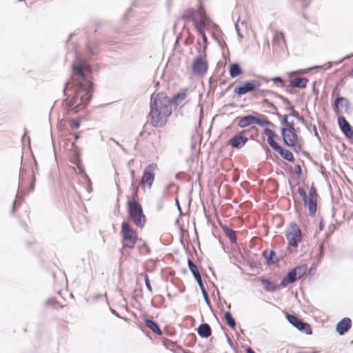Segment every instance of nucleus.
I'll use <instances>...</instances> for the list:
<instances>
[{"label":"nucleus","instance_id":"8","mask_svg":"<svg viewBox=\"0 0 353 353\" xmlns=\"http://www.w3.org/2000/svg\"><path fill=\"white\" fill-rule=\"evenodd\" d=\"M288 243L293 248H297L302 239L301 230L295 222H291L285 231Z\"/></svg>","mask_w":353,"mask_h":353},{"label":"nucleus","instance_id":"9","mask_svg":"<svg viewBox=\"0 0 353 353\" xmlns=\"http://www.w3.org/2000/svg\"><path fill=\"white\" fill-rule=\"evenodd\" d=\"M198 44L201 46V43L200 41ZM199 55L196 57L192 65V73L196 75L203 76L204 75L208 69V63L206 60L203 57V53L201 52V48L199 50Z\"/></svg>","mask_w":353,"mask_h":353},{"label":"nucleus","instance_id":"53","mask_svg":"<svg viewBox=\"0 0 353 353\" xmlns=\"http://www.w3.org/2000/svg\"><path fill=\"white\" fill-rule=\"evenodd\" d=\"M297 120L299 121L300 122H301L306 128H308V123L304 119L303 117L300 116L297 119Z\"/></svg>","mask_w":353,"mask_h":353},{"label":"nucleus","instance_id":"37","mask_svg":"<svg viewBox=\"0 0 353 353\" xmlns=\"http://www.w3.org/2000/svg\"><path fill=\"white\" fill-rule=\"evenodd\" d=\"M285 126L286 128L282 127L281 128V132H284V131L290 132H296V128L293 121H291L290 123H288V125H286Z\"/></svg>","mask_w":353,"mask_h":353},{"label":"nucleus","instance_id":"19","mask_svg":"<svg viewBox=\"0 0 353 353\" xmlns=\"http://www.w3.org/2000/svg\"><path fill=\"white\" fill-rule=\"evenodd\" d=\"M255 117L251 114L245 115L244 117H238L236 119L237 125L241 128H246L252 124H254Z\"/></svg>","mask_w":353,"mask_h":353},{"label":"nucleus","instance_id":"45","mask_svg":"<svg viewBox=\"0 0 353 353\" xmlns=\"http://www.w3.org/2000/svg\"><path fill=\"white\" fill-rule=\"evenodd\" d=\"M312 127V129H311V131H313L314 133V136L317 137L319 139H320V137L319 134V132L317 131L316 126L315 125H312V123H308V128H307L308 130H310V128Z\"/></svg>","mask_w":353,"mask_h":353},{"label":"nucleus","instance_id":"16","mask_svg":"<svg viewBox=\"0 0 353 353\" xmlns=\"http://www.w3.org/2000/svg\"><path fill=\"white\" fill-rule=\"evenodd\" d=\"M344 108L345 113L349 114L351 113L350 103L349 101L343 97H337L334 100V104L333 106L334 111L335 113L339 112V107Z\"/></svg>","mask_w":353,"mask_h":353},{"label":"nucleus","instance_id":"46","mask_svg":"<svg viewBox=\"0 0 353 353\" xmlns=\"http://www.w3.org/2000/svg\"><path fill=\"white\" fill-rule=\"evenodd\" d=\"M202 39H203V42L204 43V46H203V50H201V52L203 53L204 56H205V50L207 48V43H208V38H207L206 35H203Z\"/></svg>","mask_w":353,"mask_h":353},{"label":"nucleus","instance_id":"47","mask_svg":"<svg viewBox=\"0 0 353 353\" xmlns=\"http://www.w3.org/2000/svg\"><path fill=\"white\" fill-rule=\"evenodd\" d=\"M294 172L298 176H301L302 174V169L300 165H296L294 167Z\"/></svg>","mask_w":353,"mask_h":353},{"label":"nucleus","instance_id":"55","mask_svg":"<svg viewBox=\"0 0 353 353\" xmlns=\"http://www.w3.org/2000/svg\"><path fill=\"white\" fill-rule=\"evenodd\" d=\"M351 57H353V54H351V55H347V56H345L344 58H343L342 59H341L340 61H339L338 62H336V63H342L344 60L349 59H350Z\"/></svg>","mask_w":353,"mask_h":353},{"label":"nucleus","instance_id":"13","mask_svg":"<svg viewBox=\"0 0 353 353\" xmlns=\"http://www.w3.org/2000/svg\"><path fill=\"white\" fill-rule=\"evenodd\" d=\"M281 137L287 146L292 147L295 150L301 149V145L298 143L299 135L296 132L284 131V132H281Z\"/></svg>","mask_w":353,"mask_h":353},{"label":"nucleus","instance_id":"64","mask_svg":"<svg viewBox=\"0 0 353 353\" xmlns=\"http://www.w3.org/2000/svg\"><path fill=\"white\" fill-rule=\"evenodd\" d=\"M323 227H324V225H323V223L321 222L319 224V230H322L323 229Z\"/></svg>","mask_w":353,"mask_h":353},{"label":"nucleus","instance_id":"38","mask_svg":"<svg viewBox=\"0 0 353 353\" xmlns=\"http://www.w3.org/2000/svg\"><path fill=\"white\" fill-rule=\"evenodd\" d=\"M194 25L196 30L200 32V31H204L206 26V21H199L198 19H195Z\"/></svg>","mask_w":353,"mask_h":353},{"label":"nucleus","instance_id":"62","mask_svg":"<svg viewBox=\"0 0 353 353\" xmlns=\"http://www.w3.org/2000/svg\"><path fill=\"white\" fill-rule=\"evenodd\" d=\"M347 75L353 77V68L350 72H347Z\"/></svg>","mask_w":353,"mask_h":353},{"label":"nucleus","instance_id":"33","mask_svg":"<svg viewBox=\"0 0 353 353\" xmlns=\"http://www.w3.org/2000/svg\"><path fill=\"white\" fill-rule=\"evenodd\" d=\"M196 17L198 19L199 21H207L208 20L205 12L201 7H199L196 12Z\"/></svg>","mask_w":353,"mask_h":353},{"label":"nucleus","instance_id":"11","mask_svg":"<svg viewBox=\"0 0 353 353\" xmlns=\"http://www.w3.org/2000/svg\"><path fill=\"white\" fill-rule=\"evenodd\" d=\"M260 85V82L256 80L241 81L234 88V92L241 96L256 90Z\"/></svg>","mask_w":353,"mask_h":353},{"label":"nucleus","instance_id":"44","mask_svg":"<svg viewBox=\"0 0 353 353\" xmlns=\"http://www.w3.org/2000/svg\"><path fill=\"white\" fill-rule=\"evenodd\" d=\"M239 21H240V19H238V21L235 23L234 26H235V30L236 31L238 37H239V40L241 41L243 38V35L241 32V30H240V28H239Z\"/></svg>","mask_w":353,"mask_h":353},{"label":"nucleus","instance_id":"42","mask_svg":"<svg viewBox=\"0 0 353 353\" xmlns=\"http://www.w3.org/2000/svg\"><path fill=\"white\" fill-rule=\"evenodd\" d=\"M274 83H275L276 85L280 86L281 88L284 87L283 81L282 79L280 77H276L272 79Z\"/></svg>","mask_w":353,"mask_h":353},{"label":"nucleus","instance_id":"23","mask_svg":"<svg viewBox=\"0 0 353 353\" xmlns=\"http://www.w3.org/2000/svg\"><path fill=\"white\" fill-rule=\"evenodd\" d=\"M259 281L263 285H264L265 290L269 292H274L276 291L277 286L275 283L272 282L270 279H265L263 277L259 278Z\"/></svg>","mask_w":353,"mask_h":353},{"label":"nucleus","instance_id":"26","mask_svg":"<svg viewBox=\"0 0 353 353\" xmlns=\"http://www.w3.org/2000/svg\"><path fill=\"white\" fill-rule=\"evenodd\" d=\"M263 256L267 260L268 263H275L279 261L276 257V252L274 250H265L263 252Z\"/></svg>","mask_w":353,"mask_h":353},{"label":"nucleus","instance_id":"21","mask_svg":"<svg viewBox=\"0 0 353 353\" xmlns=\"http://www.w3.org/2000/svg\"><path fill=\"white\" fill-rule=\"evenodd\" d=\"M144 322L147 327H148L153 333L159 336L162 335L163 333L161 330L154 321L148 317H145Z\"/></svg>","mask_w":353,"mask_h":353},{"label":"nucleus","instance_id":"57","mask_svg":"<svg viewBox=\"0 0 353 353\" xmlns=\"http://www.w3.org/2000/svg\"><path fill=\"white\" fill-rule=\"evenodd\" d=\"M225 336L227 338V342L228 343V345L231 347H233V343L232 341V340L228 337V336L227 335V334H225Z\"/></svg>","mask_w":353,"mask_h":353},{"label":"nucleus","instance_id":"5","mask_svg":"<svg viewBox=\"0 0 353 353\" xmlns=\"http://www.w3.org/2000/svg\"><path fill=\"white\" fill-rule=\"evenodd\" d=\"M122 236V245L123 248L133 249L138 239V234L130 224L127 221H123L121 227Z\"/></svg>","mask_w":353,"mask_h":353},{"label":"nucleus","instance_id":"43","mask_svg":"<svg viewBox=\"0 0 353 353\" xmlns=\"http://www.w3.org/2000/svg\"><path fill=\"white\" fill-rule=\"evenodd\" d=\"M144 282H145V286H146V288L148 289V290L149 292H152V285L150 284L149 276L147 274H145V276H144Z\"/></svg>","mask_w":353,"mask_h":353},{"label":"nucleus","instance_id":"56","mask_svg":"<svg viewBox=\"0 0 353 353\" xmlns=\"http://www.w3.org/2000/svg\"><path fill=\"white\" fill-rule=\"evenodd\" d=\"M316 81H314L313 82V85H312V92L314 94H318V91L316 88Z\"/></svg>","mask_w":353,"mask_h":353},{"label":"nucleus","instance_id":"50","mask_svg":"<svg viewBox=\"0 0 353 353\" xmlns=\"http://www.w3.org/2000/svg\"><path fill=\"white\" fill-rule=\"evenodd\" d=\"M138 190H139L138 187H136V188L133 187V193H132V200L136 201V199L138 196Z\"/></svg>","mask_w":353,"mask_h":353},{"label":"nucleus","instance_id":"35","mask_svg":"<svg viewBox=\"0 0 353 353\" xmlns=\"http://www.w3.org/2000/svg\"><path fill=\"white\" fill-rule=\"evenodd\" d=\"M22 201H23V196H21L19 194H17L16 199L14 200V201L13 203V207L12 209V214L15 212L16 208L21 205Z\"/></svg>","mask_w":353,"mask_h":353},{"label":"nucleus","instance_id":"22","mask_svg":"<svg viewBox=\"0 0 353 353\" xmlns=\"http://www.w3.org/2000/svg\"><path fill=\"white\" fill-rule=\"evenodd\" d=\"M197 333L201 338L207 339L212 334V330L209 324L201 323L197 328Z\"/></svg>","mask_w":353,"mask_h":353},{"label":"nucleus","instance_id":"18","mask_svg":"<svg viewBox=\"0 0 353 353\" xmlns=\"http://www.w3.org/2000/svg\"><path fill=\"white\" fill-rule=\"evenodd\" d=\"M188 265L189 270H190L193 276L194 277L195 280L196 281L200 289H203V288H205L204 284L202 281L201 274H200L196 265L190 259H188Z\"/></svg>","mask_w":353,"mask_h":353},{"label":"nucleus","instance_id":"27","mask_svg":"<svg viewBox=\"0 0 353 353\" xmlns=\"http://www.w3.org/2000/svg\"><path fill=\"white\" fill-rule=\"evenodd\" d=\"M243 72L240 64L238 63H233L230 65V75L232 78H235Z\"/></svg>","mask_w":353,"mask_h":353},{"label":"nucleus","instance_id":"29","mask_svg":"<svg viewBox=\"0 0 353 353\" xmlns=\"http://www.w3.org/2000/svg\"><path fill=\"white\" fill-rule=\"evenodd\" d=\"M99 41H94V40H89V41H88V42L86 43V50L89 53L94 54H95L96 50H97L99 48Z\"/></svg>","mask_w":353,"mask_h":353},{"label":"nucleus","instance_id":"34","mask_svg":"<svg viewBox=\"0 0 353 353\" xmlns=\"http://www.w3.org/2000/svg\"><path fill=\"white\" fill-rule=\"evenodd\" d=\"M281 42H285L284 34L281 32H276L272 40V43L279 45Z\"/></svg>","mask_w":353,"mask_h":353},{"label":"nucleus","instance_id":"54","mask_svg":"<svg viewBox=\"0 0 353 353\" xmlns=\"http://www.w3.org/2000/svg\"><path fill=\"white\" fill-rule=\"evenodd\" d=\"M72 125L74 128H79L81 125V123H80V121L79 120H76V121H74L72 122Z\"/></svg>","mask_w":353,"mask_h":353},{"label":"nucleus","instance_id":"12","mask_svg":"<svg viewBox=\"0 0 353 353\" xmlns=\"http://www.w3.org/2000/svg\"><path fill=\"white\" fill-rule=\"evenodd\" d=\"M158 169L157 163H150L147 165L141 179V184L147 185L150 188L154 181L155 172Z\"/></svg>","mask_w":353,"mask_h":353},{"label":"nucleus","instance_id":"24","mask_svg":"<svg viewBox=\"0 0 353 353\" xmlns=\"http://www.w3.org/2000/svg\"><path fill=\"white\" fill-rule=\"evenodd\" d=\"M187 90L188 89L185 88L176 93L170 100L171 103L179 105L180 103H181L185 99Z\"/></svg>","mask_w":353,"mask_h":353},{"label":"nucleus","instance_id":"1","mask_svg":"<svg viewBox=\"0 0 353 353\" xmlns=\"http://www.w3.org/2000/svg\"><path fill=\"white\" fill-rule=\"evenodd\" d=\"M72 64V82L65 83L63 100L65 109L68 112L77 114L84 110L92 99L94 90L92 70L87 61L78 57Z\"/></svg>","mask_w":353,"mask_h":353},{"label":"nucleus","instance_id":"4","mask_svg":"<svg viewBox=\"0 0 353 353\" xmlns=\"http://www.w3.org/2000/svg\"><path fill=\"white\" fill-rule=\"evenodd\" d=\"M263 133L267 136L268 143L273 150L278 152L285 160L290 163L294 162L295 159L292 152L282 147L275 141V138L277 135L274 130L266 128L264 129Z\"/></svg>","mask_w":353,"mask_h":353},{"label":"nucleus","instance_id":"7","mask_svg":"<svg viewBox=\"0 0 353 353\" xmlns=\"http://www.w3.org/2000/svg\"><path fill=\"white\" fill-rule=\"evenodd\" d=\"M307 270V265L305 263L295 266L283 277L281 280V285L283 287H285L288 284L295 283L298 279L302 278L306 274Z\"/></svg>","mask_w":353,"mask_h":353},{"label":"nucleus","instance_id":"40","mask_svg":"<svg viewBox=\"0 0 353 353\" xmlns=\"http://www.w3.org/2000/svg\"><path fill=\"white\" fill-rule=\"evenodd\" d=\"M201 293H202V295L203 296V299H204V301H205V303L207 304V305L210 308H211L212 307L211 303H210V301L209 299L208 294V292H207L205 288H203V289H201Z\"/></svg>","mask_w":353,"mask_h":353},{"label":"nucleus","instance_id":"20","mask_svg":"<svg viewBox=\"0 0 353 353\" xmlns=\"http://www.w3.org/2000/svg\"><path fill=\"white\" fill-rule=\"evenodd\" d=\"M309 80L306 77H295L290 79V86L296 88H305Z\"/></svg>","mask_w":353,"mask_h":353},{"label":"nucleus","instance_id":"10","mask_svg":"<svg viewBox=\"0 0 353 353\" xmlns=\"http://www.w3.org/2000/svg\"><path fill=\"white\" fill-rule=\"evenodd\" d=\"M285 316L288 322L299 331L307 335L312 334V330L309 323L304 322L294 314L286 313Z\"/></svg>","mask_w":353,"mask_h":353},{"label":"nucleus","instance_id":"17","mask_svg":"<svg viewBox=\"0 0 353 353\" xmlns=\"http://www.w3.org/2000/svg\"><path fill=\"white\" fill-rule=\"evenodd\" d=\"M352 327V320L348 317H344L339 321L336 325V331L340 335H344Z\"/></svg>","mask_w":353,"mask_h":353},{"label":"nucleus","instance_id":"31","mask_svg":"<svg viewBox=\"0 0 353 353\" xmlns=\"http://www.w3.org/2000/svg\"><path fill=\"white\" fill-rule=\"evenodd\" d=\"M225 320L228 324V325L231 327L232 329H234L236 325V321L232 316V314L230 311H227L224 314Z\"/></svg>","mask_w":353,"mask_h":353},{"label":"nucleus","instance_id":"15","mask_svg":"<svg viewBox=\"0 0 353 353\" xmlns=\"http://www.w3.org/2000/svg\"><path fill=\"white\" fill-rule=\"evenodd\" d=\"M338 124L343 134L348 139H351L353 138V128L351 125L347 122L343 117H339L338 118Z\"/></svg>","mask_w":353,"mask_h":353},{"label":"nucleus","instance_id":"58","mask_svg":"<svg viewBox=\"0 0 353 353\" xmlns=\"http://www.w3.org/2000/svg\"><path fill=\"white\" fill-rule=\"evenodd\" d=\"M175 203H176V205L177 206V208H178L179 211L180 212H181V206H180V204H179V202L178 199H175Z\"/></svg>","mask_w":353,"mask_h":353},{"label":"nucleus","instance_id":"2","mask_svg":"<svg viewBox=\"0 0 353 353\" xmlns=\"http://www.w3.org/2000/svg\"><path fill=\"white\" fill-rule=\"evenodd\" d=\"M171 101L165 92L152 94L149 116L151 124L155 128L163 127L172 114Z\"/></svg>","mask_w":353,"mask_h":353},{"label":"nucleus","instance_id":"59","mask_svg":"<svg viewBox=\"0 0 353 353\" xmlns=\"http://www.w3.org/2000/svg\"><path fill=\"white\" fill-rule=\"evenodd\" d=\"M320 253H319V258H322L323 253V245H321L319 248Z\"/></svg>","mask_w":353,"mask_h":353},{"label":"nucleus","instance_id":"51","mask_svg":"<svg viewBox=\"0 0 353 353\" xmlns=\"http://www.w3.org/2000/svg\"><path fill=\"white\" fill-rule=\"evenodd\" d=\"M289 115L290 117H293L296 119H298L300 117L299 112L297 111H295L294 110H291V113H290Z\"/></svg>","mask_w":353,"mask_h":353},{"label":"nucleus","instance_id":"60","mask_svg":"<svg viewBox=\"0 0 353 353\" xmlns=\"http://www.w3.org/2000/svg\"><path fill=\"white\" fill-rule=\"evenodd\" d=\"M245 352L246 353H256L251 347H248Z\"/></svg>","mask_w":353,"mask_h":353},{"label":"nucleus","instance_id":"49","mask_svg":"<svg viewBox=\"0 0 353 353\" xmlns=\"http://www.w3.org/2000/svg\"><path fill=\"white\" fill-rule=\"evenodd\" d=\"M130 178L132 180L131 186H134V178H135V171L134 170H130Z\"/></svg>","mask_w":353,"mask_h":353},{"label":"nucleus","instance_id":"6","mask_svg":"<svg viewBox=\"0 0 353 353\" xmlns=\"http://www.w3.org/2000/svg\"><path fill=\"white\" fill-rule=\"evenodd\" d=\"M297 193L302 197L304 205L308 208L310 216H314L316 212L317 208V194L316 188L312 186L307 195L305 190L299 187Z\"/></svg>","mask_w":353,"mask_h":353},{"label":"nucleus","instance_id":"3","mask_svg":"<svg viewBox=\"0 0 353 353\" xmlns=\"http://www.w3.org/2000/svg\"><path fill=\"white\" fill-rule=\"evenodd\" d=\"M127 210L129 218L138 228H143L146 223V218L141 205L135 200H128Z\"/></svg>","mask_w":353,"mask_h":353},{"label":"nucleus","instance_id":"39","mask_svg":"<svg viewBox=\"0 0 353 353\" xmlns=\"http://www.w3.org/2000/svg\"><path fill=\"white\" fill-rule=\"evenodd\" d=\"M46 305H51L54 308H57L58 307H63V305H61L54 298L49 299L46 303Z\"/></svg>","mask_w":353,"mask_h":353},{"label":"nucleus","instance_id":"32","mask_svg":"<svg viewBox=\"0 0 353 353\" xmlns=\"http://www.w3.org/2000/svg\"><path fill=\"white\" fill-rule=\"evenodd\" d=\"M264 118L265 116L263 114H259V117H255L254 124H257L261 127L272 125V123L270 121L264 119Z\"/></svg>","mask_w":353,"mask_h":353},{"label":"nucleus","instance_id":"48","mask_svg":"<svg viewBox=\"0 0 353 353\" xmlns=\"http://www.w3.org/2000/svg\"><path fill=\"white\" fill-rule=\"evenodd\" d=\"M290 117L289 114H284L282 119V124L288 125V123H290V121H288V117Z\"/></svg>","mask_w":353,"mask_h":353},{"label":"nucleus","instance_id":"25","mask_svg":"<svg viewBox=\"0 0 353 353\" xmlns=\"http://www.w3.org/2000/svg\"><path fill=\"white\" fill-rule=\"evenodd\" d=\"M221 228L229 239L230 241L232 243H236L237 239L234 230L226 225H221Z\"/></svg>","mask_w":353,"mask_h":353},{"label":"nucleus","instance_id":"14","mask_svg":"<svg viewBox=\"0 0 353 353\" xmlns=\"http://www.w3.org/2000/svg\"><path fill=\"white\" fill-rule=\"evenodd\" d=\"M245 131L240 132L229 140V144L235 149L242 148L248 141V138L244 134Z\"/></svg>","mask_w":353,"mask_h":353},{"label":"nucleus","instance_id":"30","mask_svg":"<svg viewBox=\"0 0 353 353\" xmlns=\"http://www.w3.org/2000/svg\"><path fill=\"white\" fill-rule=\"evenodd\" d=\"M272 93H273L276 97H278L279 99H280L282 101L283 105L285 107L286 110H289V111L294 110V106L291 103V102L287 98L284 97L282 95H280L279 94L273 92H272Z\"/></svg>","mask_w":353,"mask_h":353},{"label":"nucleus","instance_id":"61","mask_svg":"<svg viewBox=\"0 0 353 353\" xmlns=\"http://www.w3.org/2000/svg\"><path fill=\"white\" fill-rule=\"evenodd\" d=\"M323 66L321 65H316V66H314V67H312L309 69H307V70H315V69H317V68H321Z\"/></svg>","mask_w":353,"mask_h":353},{"label":"nucleus","instance_id":"52","mask_svg":"<svg viewBox=\"0 0 353 353\" xmlns=\"http://www.w3.org/2000/svg\"><path fill=\"white\" fill-rule=\"evenodd\" d=\"M103 294H95L94 296H92V301L93 302H94V301H97L99 299H103Z\"/></svg>","mask_w":353,"mask_h":353},{"label":"nucleus","instance_id":"41","mask_svg":"<svg viewBox=\"0 0 353 353\" xmlns=\"http://www.w3.org/2000/svg\"><path fill=\"white\" fill-rule=\"evenodd\" d=\"M32 172H33V174H32V181H31V183L28 188V190L27 191L28 193L33 192L34 190V187H35V183H36L35 172L32 171Z\"/></svg>","mask_w":353,"mask_h":353},{"label":"nucleus","instance_id":"28","mask_svg":"<svg viewBox=\"0 0 353 353\" xmlns=\"http://www.w3.org/2000/svg\"><path fill=\"white\" fill-rule=\"evenodd\" d=\"M182 19L184 21H188V20H192L194 22L195 19H198L196 17V11L190 8L187 10H185L182 15Z\"/></svg>","mask_w":353,"mask_h":353},{"label":"nucleus","instance_id":"63","mask_svg":"<svg viewBox=\"0 0 353 353\" xmlns=\"http://www.w3.org/2000/svg\"><path fill=\"white\" fill-rule=\"evenodd\" d=\"M111 312L113 314L116 315L117 316L119 317V314L114 310H111Z\"/></svg>","mask_w":353,"mask_h":353},{"label":"nucleus","instance_id":"36","mask_svg":"<svg viewBox=\"0 0 353 353\" xmlns=\"http://www.w3.org/2000/svg\"><path fill=\"white\" fill-rule=\"evenodd\" d=\"M263 103L266 107H268V108H271L272 110H273L274 111L273 112L274 114L276 115L277 117H280L281 114L277 112V108L273 103H272L269 100L265 99L263 101Z\"/></svg>","mask_w":353,"mask_h":353}]
</instances>
